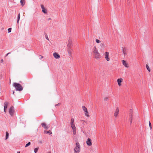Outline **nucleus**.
<instances>
[{
	"instance_id": "nucleus-18",
	"label": "nucleus",
	"mask_w": 153,
	"mask_h": 153,
	"mask_svg": "<svg viewBox=\"0 0 153 153\" xmlns=\"http://www.w3.org/2000/svg\"><path fill=\"white\" fill-rule=\"evenodd\" d=\"M44 133L45 134H52V132L50 130L48 131H45L44 132Z\"/></svg>"
},
{
	"instance_id": "nucleus-33",
	"label": "nucleus",
	"mask_w": 153,
	"mask_h": 153,
	"mask_svg": "<svg viewBox=\"0 0 153 153\" xmlns=\"http://www.w3.org/2000/svg\"><path fill=\"white\" fill-rule=\"evenodd\" d=\"M10 53L9 52V53H8L6 55V56H7Z\"/></svg>"
},
{
	"instance_id": "nucleus-2",
	"label": "nucleus",
	"mask_w": 153,
	"mask_h": 153,
	"mask_svg": "<svg viewBox=\"0 0 153 153\" xmlns=\"http://www.w3.org/2000/svg\"><path fill=\"white\" fill-rule=\"evenodd\" d=\"M13 86L15 87L16 91H21L23 89L22 86L19 84L16 83H14Z\"/></svg>"
},
{
	"instance_id": "nucleus-17",
	"label": "nucleus",
	"mask_w": 153,
	"mask_h": 153,
	"mask_svg": "<svg viewBox=\"0 0 153 153\" xmlns=\"http://www.w3.org/2000/svg\"><path fill=\"white\" fill-rule=\"evenodd\" d=\"M42 127H43L45 129H48V126H47L45 123H42L41 124Z\"/></svg>"
},
{
	"instance_id": "nucleus-21",
	"label": "nucleus",
	"mask_w": 153,
	"mask_h": 153,
	"mask_svg": "<svg viewBox=\"0 0 153 153\" xmlns=\"http://www.w3.org/2000/svg\"><path fill=\"white\" fill-rule=\"evenodd\" d=\"M146 68L147 69V70H148V71L149 72H150L151 71V70H150L149 67L148 65L146 64Z\"/></svg>"
},
{
	"instance_id": "nucleus-11",
	"label": "nucleus",
	"mask_w": 153,
	"mask_h": 153,
	"mask_svg": "<svg viewBox=\"0 0 153 153\" xmlns=\"http://www.w3.org/2000/svg\"><path fill=\"white\" fill-rule=\"evenodd\" d=\"M123 80V79L121 78H119L117 79V81L119 87H120L122 85L121 83Z\"/></svg>"
},
{
	"instance_id": "nucleus-24",
	"label": "nucleus",
	"mask_w": 153,
	"mask_h": 153,
	"mask_svg": "<svg viewBox=\"0 0 153 153\" xmlns=\"http://www.w3.org/2000/svg\"><path fill=\"white\" fill-rule=\"evenodd\" d=\"M38 149H39V148L38 147L35 148L34 149V152L35 153H36L38 151Z\"/></svg>"
},
{
	"instance_id": "nucleus-30",
	"label": "nucleus",
	"mask_w": 153,
	"mask_h": 153,
	"mask_svg": "<svg viewBox=\"0 0 153 153\" xmlns=\"http://www.w3.org/2000/svg\"><path fill=\"white\" fill-rule=\"evenodd\" d=\"M11 28H9L8 29V33H10L11 32Z\"/></svg>"
},
{
	"instance_id": "nucleus-10",
	"label": "nucleus",
	"mask_w": 153,
	"mask_h": 153,
	"mask_svg": "<svg viewBox=\"0 0 153 153\" xmlns=\"http://www.w3.org/2000/svg\"><path fill=\"white\" fill-rule=\"evenodd\" d=\"M13 106H12L10 107V108L9 109V112L10 114L12 116H13L14 113Z\"/></svg>"
},
{
	"instance_id": "nucleus-38",
	"label": "nucleus",
	"mask_w": 153,
	"mask_h": 153,
	"mask_svg": "<svg viewBox=\"0 0 153 153\" xmlns=\"http://www.w3.org/2000/svg\"><path fill=\"white\" fill-rule=\"evenodd\" d=\"M10 83H11V80H10Z\"/></svg>"
},
{
	"instance_id": "nucleus-32",
	"label": "nucleus",
	"mask_w": 153,
	"mask_h": 153,
	"mask_svg": "<svg viewBox=\"0 0 153 153\" xmlns=\"http://www.w3.org/2000/svg\"><path fill=\"white\" fill-rule=\"evenodd\" d=\"M51 18H49L48 19V21H49L50 20H51Z\"/></svg>"
},
{
	"instance_id": "nucleus-40",
	"label": "nucleus",
	"mask_w": 153,
	"mask_h": 153,
	"mask_svg": "<svg viewBox=\"0 0 153 153\" xmlns=\"http://www.w3.org/2000/svg\"><path fill=\"white\" fill-rule=\"evenodd\" d=\"M48 153H51V152H48Z\"/></svg>"
},
{
	"instance_id": "nucleus-20",
	"label": "nucleus",
	"mask_w": 153,
	"mask_h": 153,
	"mask_svg": "<svg viewBox=\"0 0 153 153\" xmlns=\"http://www.w3.org/2000/svg\"><path fill=\"white\" fill-rule=\"evenodd\" d=\"M72 51L70 49H69L68 50V54L69 56H71L72 54Z\"/></svg>"
},
{
	"instance_id": "nucleus-1",
	"label": "nucleus",
	"mask_w": 153,
	"mask_h": 153,
	"mask_svg": "<svg viewBox=\"0 0 153 153\" xmlns=\"http://www.w3.org/2000/svg\"><path fill=\"white\" fill-rule=\"evenodd\" d=\"M70 124L71 127L73 130V134L75 135L76 133V128L74 123V119L73 118L71 119Z\"/></svg>"
},
{
	"instance_id": "nucleus-15",
	"label": "nucleus",
	"mask_w": 153,
	"mask_h": 153,
	"mask_svg": "<svg viewBox=\"0 0 153 153\" xmlns=\"http://www.w3.org/2000/svg\"><path fill=\"white\" fill-rule=\"evenodd\" d=\"M8 104L9 103L7 102H5L4 103V111L5 113L6 112L5 110L7 109Z\"/></svg>"
},
{
	"instance_id": "nucleus-23",
	"label": "nucleus",
	"mask_w": 153,
	"mask_h": 153,
	"mask_svg": "<svg viewBox=\"0 0 153 153\" xmlns=\"http://www.w3.org/2000/svg\"><path fill=\"white\" fill-rule=\"evenodd\" d=\"M6 139L5 140H6L8 137H9V133L7 132H6Z\"/></svg>"
},
{
	"instance_id": "nucleus-27",
	"label": "nucleus",
	"mask_w": 153,
	"mask_h": 153,
	"mask_svg": "<svg viewBox=\"0 0 153 153\" xmlns=\"http://www.w3.org/2000/svg\"><path fill=\"white\" fill-rule=\"evenodd\" d=\"M149 126L150 127V129L151 130L152 129V125L150 121H149Z\"/></svg>"
},
{
	"instance_id": "nucleus-37",
	"label": "nucleus",
	"mask_w": 153,
	"mask_h": 153,
	"mask_svg": "<svg viewBox=\"0 0 153 153\" xmlns=\"http://www.w3.org/2000/svg\"><path fill=\"white\" fill-rule=\"evenodd\" d=\"M59 104H59H58L56 105H58Z\"/></svg>"
},
{
	"instance_id": "nucleus-8",
	"label": "nucleus",
	"mask_w": 153,
	"mask_h": 153,
	"mask_svg": "<svg viewBox=\"0 0 153 153\" xmlns=\"http://www.w3.org/2000/svg\"><path fill=\"white\" fill-rule=\"evenodd\" d=\"M41 7L42 9V12L45 14L47 13V9L43 5H41Z\"/></svg>"
},
{
	"instance_id": "nucleus-29",
	"label": "nucleus",
	"mask_w": 153,
	"mask_h": 153,
	"mask_svg": "<svg viewBox=\"0 0 153 153\" xmlns=\"http://www.w3.org/2000/svg\"><path fill=\"white\" fill-rule=\"evenodd\" d=\"M100 46L101 47H104L105 46V45H104V43H102L100 44Z\"/></svg>"
},
{
	"instance_id": "nucleus-25",
	"label": "nucleus",
	"mask_w": 153,
	"mask_h": 153,
	"mask_svg": "<svg viewBox=\"0 0 153 153\" xmlns=\"http://www.w3.org/2000/svg\"><path fill=\"white\" fill-rule=\"evenodd\" d=\"M96 42L97 43H100L101 42V41L98 39H96L95 40Z\"/></svg>"
},
{
	"instance_id": "nucleus-28",
	"label": "nucleus",
	"mask_w": 153,
	"mask_h": 153,
	"mask_svg": "<svg viewBox=\"0 0 153 153\" xmlns=\"http://www.w3.org/2000/svg\"><path fill=\"white\" fill-rule=\"evenodd\" d=\"M30 142H28L27 144L25 146V147H26L30 145Z\"/></svg>"
},
{
	"instance_id": "nucleus-13",
	"label": "nucleus",
	"mask_w": 153,
	"mask_h": 153,
	"mask_svg": "<svg viewBox=\"0 0 153 153\" xmlns=\"http://www.w3.org/2000/svg\"><path fill=\"white\" fill-rule=\"evenodd\" d=\"M53 55L54 58L56 59H59L60 57V55L57 53L55 52L53 53Z\"/></svg>"
},
{
	"instance_id": "nucleus-16",
	"label": "nucleus",
	"mask_w": 153,
	"mask_h": 153,
	"mask_svg": "<svg viewBox=\"0 0 153 153\" xmlns=\"http://www.w3.org/2000/svg\"><path fill=\"white\" fill-rule=\"evenodd\" d=\"M98 52L97 48L95 46H94L92 49L93 54L96 53H97Z\"/></svg>"
},
{
	"instance_id": "nucleus-19",
	"label": "nucleus",
	"mask_w": 153,
	"mask_h": 153,
	"mask_svg": "<svg viewBox=\"0 0 153 153\" xmlns=\"http://www.w3.org/2000/svg\"><path fill=\"white\" fill-rule=\"evenodd\" d=\"M20 3L21 5L23 6L25 4V0H21L20 1Z\"/></svg>"
},
{
	"instance_id": "nucleus-14",
	"label": "nucleus",
	"mask_w": 153,
	"mask_h": 153,
	"mask_svg": "<svg viewBox=\"0 0 153 153\" xmlns=\"http://www.w3.org/2000/svg\"><path fill=\"white\" fill-rule=\"evenodd\" d=\"M122 63L123 65L126 68H128L129 67L128 65L126 62L124 60H122Z\"/></svg>"
},
{
	"instance_id": "nucleus-26",
	"label": "nucleus",
	"mask_w": 153,
	"mask_h": 153,
	"mask_svg": "<svg viewBox=\"0 0 153 153\" xmlns=\"http://www.w3.org/2000/svg\"><path fill=\"white\" fill-rule=\"evenodd\" d=\"M109 100L108 98L107 97H106L104 98V100L105 101H108Z\"/></svg>"
},
{
	"instance_id": "nucleus-6",
	"label": "nucleus",
	"mask_w": 153,
	"mask_h": 153,
	"mask_svg": "<svg viewBox=\"0 0 153 153\" xmlns=\"http://www.w3.org/2000/svg\"><path fill=\"white\" fill-rule=\"evenodd\" d=\"M94 58L97 59H98L100 58V53L98 52L93 54Z\"/></svg>"
},
{
	"instance_id": "nucleus-12",
	"label": "nucleus",
	"mask_w": 153,
	"mask_h": 153,
	"mask_svg": "<svg viewBox=\"0 0 153 153\" xmlns=\"http://www.w3.org/2000/svg\"><path fill=\"white\" fill-rule=\"evenodd\" d=\"M131 112L130 113L129 117V121L131 124L132 123V111H131Z\"/></svg>"
},
{
	"instance_id": "nucleus-4",
	"label": "nucleus",
	"mask_w": 153,
	"mask_h": 153,
	"mask_svg": "<svg viewBox=\"0 0 153 153\" xmlns=\"http://www.w3.org/2000/svg\"><path fill=\"white\" fill-rule=\"evenodd\" d=\"M82 108L85 112V115L87 117H89V113L87 109L84 106H82Z\"/></svg>"
},
{
	"instance_id": "nucleus-3",
	"label": "nucleus",
	"mask_w": 153,
	"mask_h": 153,
	"mask_svg": "<svg viewBox=\"0 0 153 153\" xmlns=\"http://www.w3.org/2000/svg\"><path fill=\"white\" fill-rule=\"evenodd\" d=\"M80 146L78 142L76 144V146L74 149V153H79L80 151Z\"/></svg>"
},
{
	"instance_id": "nucleus-5",
	"label": "nucleus",
	"mask_w": 153,
	"mask_h": 153,
	"mask_svg": "<svg viewBox=\"0 0 153 153\" xmlns=\"http://www.w3.org/2000/svg\"><path fill=\"white\" fill-rule=\"evenodd\" d=\"M109 53L108 52H105L104 53V57L107 61H109L110 59L109 57Z\"/></svg>"
},
{
	"instance_id": "nucleus-36",
	"label": "nucleus",
	"mask_w": 153,
	"mask_h": 153,
	"mask_svg": "<svg viewBox=\"0 0 153 153\" xmlns=\"http://www.w3.org/2000/svg\"><path fill=\"white\" fill-rule=\"evenodd\" d=\"M43 58V56H41V58Z\"/></svg>"
},
{
	"instance_id": "nucleus-35",
	"label": "nucleus",
	"mask_w": 153,
	"mask_h": 153,
	"mask_svg": "<svg viewBox=\"0 0 153 153\" xmlns=\"http://www.w3.org/2000/svg\"><path fill=\"white\" fill-rule=\"evenodd\" d=\"M14 91H13V94H14Z\"/></svg>"
},
{
	"instance_id": "nucleus-31",
	"label": "nucleus",
	"mask_w": 153,
	"mask_h": 153,
	"mask_svg": "<svg viewBox=\"0 0 153 153\" xmlns=\"http://www.w3.org/2000/svg\"><path fill=\"white\" fill-rule=\"evenodd\" d=\"M3 62H4L3 60L2 59H1V61H0V62L1 63H3Z\"/></svg>"
},
{
	"instance_id": "nucleus-9",
	"label": "nucleus",
	"mask_w": 153,
	"mask_h": 153,
	"mask_svg": "<svg viewBox=\"0 0 153 153\" xmlns=\"http://www.w3.org/2000/svg\"><path fill=\"white\" fill-rule=\"evenodd\" d=\"M86 143L87 145L89 146H91L92 145V140L91 139L89 138L87 139Z\"/></svg>"
},
{
	"instance_id": "nucleus-39",
	"label": "nucleus",
	"mask_w": 153,
	"mask_h": 153,
	"mask_svg": "<svg viewBox=\"0 0 153 153\" xmlns=\"http://www.w3.org/2000/svg\"><path fill=\"white\" fill-rule=\"evenodd\" d=\"M20 153V152H18V153Z\"/></svg>"
},
{
	"instance_id": "nucleus-22",
	"label": "nucleus",
	"mask_w": 153,
	"mask_h": 153,
	"mask_svg": "<svg viewBox=\"0 0 153 153\" xmlns=\"http://www.w3.org/2000/svg\"><path fill=\"white\" fill-rule=\"evenodd\" d=\"M20 19V14H19L18 15V16L17 17V23H19V20Z\"/></svg>"
},
{
	"instance_id": "nucleus-34",
	"label": "nucleus",
	"mask_w": 153,
	"mask_h": 153,
	"mask_svg": "<svg viewBox=\"0 0 153 153\" xmlns=\"http://www.w3.org/2000/svg\"><path fill=\"white\" fill-rule=\"evenodd\" d=\"M46 38L48 40H49V39H48V36H47V37H46Z\"/></svg>"
},
{
	"instance_id": "nucleus-7",
	"label": "nucleus",
	"mask_w": 153,
	"mask_h": 153,
	"mask_svg": "<svg viewBox=\"0 0 153 153\" xmlns=\"http://www.w3.org/2000/svg\"><path fill=\"white\" fill-rule=\"evenodd\" d=\"M119 110L118 107H117L114 113V116L116 118L119 114Z\"/></svg>"
}]
</instances>
